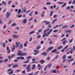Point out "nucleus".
Here are the masks:
<instances>
[{"instance_id": "864d4df0", "label": "nucleus", "mask_w": 75, "mask_h": 75, "mask_svg": "<svg viewBox=\"0 0 75 75\" xmlns=\"http://www.w3.org/2000/svg\"><path fill=\"white\" fill-rule=\"evenodd\" d=\"M44 14H45V13H44V14H41V16L42 17H44Z\"/></svg>"}, {"instance_id": "c85d7f7f", "label": "nucleus", "mask_w": 75, "mask_h": 75, "mask_svg": "<svg viewBox=\"0 0 75 75\" xmlns=\"http://www.w3.org/2000/svg\"><path fill=\"white\" fill-rule=\"evenodd\" d=\"M8 61V59L6 58V59H4L3 62H6Z\"/></svg>"}, {"instance_id": "3c124183", "label": "nucleus", "mask_w": 75, "mask_h": 75, "mask_svg": "<svg viewBox=\"0 0 75 75\" xmlns=\"http://www.w3.org/2000/svg\"><path fill=\"white\" fill-rule=\"evenodd\" d=\"M12 2V1H10L8 2V4L10 5V3Z\"/></svg>"}, {"instance_id": "13d9d810", "label": "nucleus", "mask_w": 75, "mask_h": 75, "mask_svg": "<svg viewBox=\"0 0 75 75\" xmlns=\"http://www.w3.org/2000/svg\"><path fill=\"white\" fill-rule=\"evenodd\" d=\"M38 71L36 72L34 74V75H37V74H38Z\"/></svg>"}, {"instance_id": "79ce46f5", "label": "nucleus", "mask_w": 75, "mask_h": 75, "mask_svg": "<svg viewBox=\"0 0 75 75\" xmlns=\"http://www.w3.org/2000/svg\"><path fill=\"white\" fill-rule=\"evenodd\" d=\"M75 27V25L73 24L70 27V28H73V27Z\"/></svg>"}, {"instance_id": "2eb2a0df", "label": "nucleus", "mask_w": 75, "mask_h": 75, "mask_svg": "<svg viewBox=\"0 0 75 75\" xmlns=\"http://www.w3.org/2000/svg\"><path fill=\"white\" fill-rule=\"evenodd\" d=\"M13 73V71L12 70L11 71H9L8 72V74L9 75H11Z\"/></svg>"}, {"instance_id": "4c0bfd02", "label": "nucleus", "mask_w": 75, "mask_h": 75, "mask_svg": "<svg viewBox=\"0 0 75 75\" xmlns=\"http://www.w3.org/2000/svg\"><path fill=\"white\" fill-rule=\"evenodd\" d=\"M66 4H67V3H65L62 6V7H64L65 6Z\"/></svg>"}, {"instance_id": "c9c22d12", "label": "nucleus", "mask_w": 75, "mask_h": 75, "mask_svg": "<svg viewBox=\"0 0 75 75\" xmlns=\"http://www.w3.org/2000/svg\"><path fill=\"white\" fill-rule=\"evenodd\" d=\"M70 9H71V7L70 6H67L66 8V10H69Z\"/></svg>"}, {"instance_id": "de8ad7c7", "label": "nucleus", "mask_w": 75, "mask_h": 75, "mask_svg": "<svg viewBox=\"0 0 75 75\" xmlns=\"http://www.w3.org/2000/svg\"><path fill=\"white\" fill-rule=\"evenodd\" d=\"M54 18H56V17H57V14H55L53 16Z\"/></svg>"}, {"instance_id": "6e6552de", "label": "nucleus", "mask_w": 75, "mask_h": 75, "mask_svg": "<svg viewBox=\"0 0 75 75\" xmlns=\"http://www.w3.org/2000/svg\"><path fill=\"white\" fill-rule=\"evenodd\" d=\"M18 49H21L23 48V44H21L18 47Z\"/></svg>"}, {"instance_id": "8fccbe9b", "label": "nucleus", "mask_w": 75, "mask_h": 75, "mask_svg": "<svg viewBox=\"0 0 75 75\" xmlns=\"http://www.w3.org/2000/svg\"><path fill=\"white\" fill-rule=\"evenodd\" d=\"M50 23V22L49 21H47L45 24V25H47V24H49Z\"/></svg>"}, {"instance_id": "7ed1b4c3", "label": "nucleus", "mask_w": 75, "mask_h": 75, "mask_svg": "<svg viewBox=\"0 0 75 75\" xmlns=\"http://www.w3.org/2000/svg\"><path fill=\"white\" fill-rule=\"evenodd\" d=\"M9 13V12H7L6 13V16L7 18H9V17L10 16V14H11V12H10Z\"/></svg>"}, {"instance_id": "a19ab883", "label": "nucleus", "mask_w": 75, "mask_h": 75, "mask_svg": "<svg viewBox=\"0 0 75 75\" xmlns=\"http://www.w3.org/2000/svg\"><path fill=\"white\" fill-rule=\"evenodd\" d=\"M42 29H41L38 30V33H41V32H42Z\"/></svg>"}, {"instance_id": "4d7b16f0", "label": "nucleus", "mask_w": 75, "mask_h": 75, "mask_svg": "<svg viewBox=\"0 0 75 75\" xmlns=\"http://www.w3.org/2000/svg\"><path fill=\"white\" fill-rule=\"evenodd\" d=\"M46 53H47V52H44L43 53H42V55H45V54H46Z\"/></svg>"}, {"instance_id": "a211bd4d", "label": "nucleus", "mask_w": 75, "mask_h": 75, "mask_svg": "<svg viewBox=\"0 0 75 75\" xmlns=\"http://www.w3.org/2000/svg\"><path fill=\"white\" fill-rule=\"evenodd\" d=\"M40 63L41 64H44V63L45 62V60H41L40 61Z\"/></svg>"}, {"instance_id": "ddd939ff", "label": "nucleus", "mask_w": 75, "mask_h": 75, "mask_svg": "<svg viewBox=\"0 0 75 75\" xmlns=\"http://www.w3.org/2000/svg\"><path fill=\"white\" fill-rule=\"evenodd\" d=\"M18 64H16L14 65H13V68H17V67H18Z\"/></svg>"}, {"instance_id": "39448f33", "label": "nucleus", "mask_w": 75, "mask_h": 75, "mask_svg": "<svg viewBox=\"0 0 75 75\" xmlns=\"http://www.w3.org/2000/svg\"><path fill=\"white\" fill-rule=\"evenodd\" d=\"M33 52H35V53L34 54V55H36L37 54H38V53L40 52H39V50H34L33 51Z\"/></svg>"}, {"instance_id": "7c9ffc66", "label": "nucleus", "mask_w": 75, "mask_h": 75, "mask_svg": "<svg viewBox=\"0 0 75 75\" xmlns=\"http://www.w3.org/2000/svg\"><path fill=\"white\" fill-rule=\"evenodd\" d=\"M51 64H48V68H51Z\"/></svg>"}, {"instance_id": "bb28decb", "label": "nucleus", "mask_w": 75, "mask_h": 75, "mask_svg": "<svg viewBox=\"0 0 75 75\" xmlns=\"http://www.w3.org/2000/svg\"><path fill=\"white\" fill-rule=\"evenodd\" d=\"M21 12V9H19L18 10V12H17L18 14H20Z\"/></svg>"}, {"instance_id": "603ef678", "label": "nucleus", "mask_w": 75, "mask_h": 75, "mask_svg": "<svg viewBox=\"0 0 75 75\" xmlns=\"http://www.w3.org/2000/svg\"><path fill=\"white\" fill-rule=\"evenodd\" d=\"M47 66H46L45 67L44 69V71H46V70H47Z\"/></svg>"}, {"instance_id": "412c9836", "label": "nucleus", "mask_w": 75, "mask_h": 75, "mask_svg": "<svg viewBox=\"0 0 75 75\" xmlns=\"http://www.w3.org/2000/svg\"><path fill=\"white\" fill-rule=\"evenodd\" d=\"M34 33H35V31H32L29 33V34L31 35L32 34H34Z\"/></svg>"}, {"instance_id": "6e6d98bb", "label": "nucleus", "mask_w": 75, "mask_h": 75, "mask_svg": "<svg viewBox=\"0 0 75 75\" xmlns=\"http://www.w3.org/2000/svg\"><path fill=\"white\" fill-rule=\"evenodd\" d=\"M58 55H56L55 58H54V59H57V58H58Z\"/></svg>"}, {"instance_id": "20e7f679", "label": "nucleus", "mask_w": 75, "mask_h": 75, "mask_svg": "<svg viewBox=\"0 0 75 75\" xmlns=\"http://www.w3.org/2000/svg\"><path fill=\"white\" fill-rule=\"evenodd\" d=\"M52 30H53V29H51L49 32H48L47 33H47L46 34V37H48V36L49 34H50V33H51L52 31Z\"/></svg>"}, {"instance_id": "5fc2aeb1", "label": "nucleus", "mask_w": 75, "mask_h": 75, "mask_svg": "<svg viewBox=\"0 0 75 75\" xmlns=\"http://www.w3.org/2000/svg\"><path fill=\"white\" fill-rule=\"evenodd\" d=\"M33 17L30 18L29 19V21H31V20H33Z\"/></svg>"}, {"instance_id": "69168bd1", "label": "nucleus", "mask_w": 75, "mask_h": 75, "mask_svg": "<svg viewBox=\"0 0 75 75\" xmlns=\"http://www.w3.org/2000/svg\"><path fill=\"white\" fill-rule=\"evenodd\" d=\"M11 22H12V21H11V20H10L8 23V24H10V23H11Z\"/></svg>"}, {"instance_id": "aec40b11", "label": "nucleus", "mask_w": 75, "mask_h": 75, "mask_svg": "<svg viewBox=\"0 0 75 75\" xmlns=\"http://www.w3.org/2000/svg\"><path fill=\"white\" fill-rule=\"evenodd\" d=\"M62 48V46H61L57 47V50H61Z\"/></svg>"}, {"instance_id": "72a5a7b5", "label": "nucleus", "mask_w": 75, "mask_h": 75, "mask_svg": "<svg viewBox=\"0 0 75 75\" xmlns=\"http://www.w3.org/2000/svg\"><path fill=\"white\" fill-rule=\"evenodd\" d=\"M21 57H22L21 56L18 57L16 58V59H17L18 60H19V59H20L21 58Z\"/></svg>"}, {"instance_id": "774afa93", "label": "nucleus", "mask_w": 75, "mask_h": 75, "mask_svg": "<svg viewBox=\"0 0 75 75\" xmlns=\"http://www.w3.org/2000/svg\"><path fill=\"white\" fill-rule=\"evenodd\" d=\"M66 60H67L66 59H63V63H65V62L66 61Z\"/></svg>"}, {"instance_id": "1a4fd4ad", "label": "nucleus", "mask_w": 75, "mask_h": 75, "mask_svg": "<svg viewBox=\"0 0 75 75\" xmlns=\"http://www.w3.org/2000/svg\"><path fill=\"white\" fill-rule=\"evenodd\" d=\"M53 48V47H50L49 48H48V49L47 50V52H48L49 51H50L52 50Z\"/></svg>"}, {"instance_id": "2f4dec72", "label": "nucleus", "mask_w": 75, "mask_h": 75, "mask_svg": "<svg viewBox=\"0 0 75 75\" xmlns=\"http://www.w3.org/2000/svg\"><path fill=\"white\" fill-rule=\"evenodd\" d=\"M68 25L64 26L62 27V28H67V27H68Z\"/></svg>"}, {"instance_id": "052dcab7", "label": "nucleus", "mask_w": 75, "mask_h": 75, "mask_svg": "<svg viewBox=\"0 0 75 75\" xmlns=\"http://www.w3.org/2000/svg\"><path fill=\"white\" fill-rule=\"evenodd\" d=\"M49 44H52V40H51L49 43Z\"/></svg>"}, {"instance_id": "a878e982", "label": "nucleus", "mask_w": 75, "mask_h": 75, "mask_svg": "<svg viewBox=\"0 0 75 75\" xmlns=\"http://www.w3.org/2000/svg\"><path fill=\"white\" fill-rule=\"evenodd\" d=\"M2 4H4V5L6 6V4H7V3L6 2H5L4 1H3L2 2Z\"/></svg>"}, {"instance_id": "f03ea898", "label": "nucleus", "mask_w": 75, "mask_h": 75, "mask_svg": "<svg viewBox=\"0 0 75 75\" xmlns=\"http://www.w3.org/2000/svg\"><path fill=\"white\" fill-rule=\"evenodd\" d=\"M27 69L28 70V72H30L31 71V66H30V64H28L27 65V67H26Z\"/></svg>"}, {"instance_id": "393cba45", "label": "nucleus", "mask_w": 75, "mask_h": 75, "mask_svg": "<svg viewBox=\"0 0 75 75\" xmlns=\"http://www.w3.org/2000/svg\"><path fill=\"white\" fill-rule=\"evenodd\" d=\"M74 51L73 50V49H71V50L70 51V53L71 54H72V53H73V52H74Z\"/></svg>"}, {"instance_id": "4be33fe9", "label": "nucleus", "mask_w": 75, "mask_h": 75, "mask_svg": "<svg viewBox=\"0 0 75 75\" xmlns=\"http://www.w3.org/2000/svg\"><path fill=\"white\" fill-rule=\"evenodd\" d=\"M74 61V59H69L68 61V62H69V63L71 61Z\"/></svg>"}, {"instance_id": "f8f14e48", "label": "nucleus", "mask_w": 75, "mask_h": 75, "mask_svg": "<svg viewBox=\"0 0 75 75\" xmlns=\"http://www.w3.org/2000/svg\"><path fill=\"white\" fill-rule=\"evenodd\" d=\"M1 45H2V47L4 48L6 47V43L4 42H2L1 43Z\"/></svg>"}, {"instance_id": "dca6fc26", "label": "nucleus", "mask_w": 75, "mask_h": 75, "mask_svg": "<svg viewBox=\"0 0 75 75\" xmlns=\"http://www.w3.org/2000/svg\"><path fill=\"white\" fill-rule=\"evenodd\" d=\"M67 42V40H64L62 42L63 45H65Z\"/></svg>"}, {"instance_id": "c03bdc74", "label": "nucleus", "mask_w": 75, "mask_h": 75, "mask_svg": "<svg viewBox=\"0 0 75 75\" xmlns=\"http://www.w3.org/2000/svg\"><path fill=\"white\" fill-rule=\"evenodd\" d=\"M41 48V46H38L36 48V50H39L40 48Z\"/></svg>"}, {"instance_id": "58836bf2", "label": "nucleus", "mask_w": 75, "mask_h": 75, "mask_svg": "<svg viewBox=\"0 0 75 75\" xmlns=\"http://www.w3.org/2000/svg\"><path fill=\"white\" fill-rule=\"evenodd\" d=\"M12 37H13V38H15L16 37H18V36H17L15 35H12Z\"/></svg>"}, {"instance_id": "bf43d9fd", "label": "nucleus", "mask_w": 75, "mask_h": 75, "mask_svg": "<svg viewBox=\"0 0 75 75\" xmlns=\"http://www.w3.org/2000/svg\"><path fill=\"white\" fill-rule=\"evenodd\" d=\"M58 31L57 30H54L53 31V33H56V32H57Z\"/></svg>"}, {"instance_id": "c756f323", "label": "nucleus", "mask_w": 75, "mask_h": 75, "mask_svg": "<svg viewBox=\"0 0 75 75\" xmlns=\"http://www.w3.org/2000/svg\"><path fill=\"white\" fill-rule=\"evenodd\" d=\"M16 17H18V18H21V17H22V15L21 14L19 16V15H17L16 16Z\"/></svg>"}, {"instance_id": "0e129e2a", "label": "nucleus", "mask_w": 75, "mask_h": 75, "mask_svg": "<svg viewBox=\"0 0 75 75\" xmlns=\"http://www.w3.org/2000/svg\"><path fill=\"white\" fill-rule=\"evenodd\" d=\"M35 15H38V12L37 11H35Z\"/></svg>"}, {"instance_id": "cd10ccee", "label": "nucleus", "mask_w": 75, "mask_h": 75, "mask_svg": "<svg viewBox=\"0 0 75 75\" xmlns=\"http://www.w3.org/2000/svg\"><path fill=\"white\" fill-rule=\"evenodd\" d=\"M30 62V59H28L27 60L26 62H24L25 64H27V63H28Z\"/></svg>"}, {"instance_id": "5701e85b", "label": "nucleus", "mask_w": 75, "mask_h": 75, "mask_svg": "<svg viewBox=\"0 0 75 75\" xmlns=\"http://www.w3.org/2000/svg\"><path fill=\"white\" fill-rule=\"evenodd\" d=\"M66 32H67V33H71L72 32V30H66Z\"/></svg>"}, {"instance_id": "49530a36", "label": "nucleus", "mask_w": 75, "mask_h": 75, "mask_svg": "<svg viewBox=\"0 0 75 75\" xmlns=\"http://www.w3.org/2000/svg\"><path fill=\"white\" fill-rule=\"evenodd\" d=\"M15 56H16V54H12L11 55V58H13V57H15Z\"/></svg>"}, {"instance_id": "37998d69", "label": "nucleus", "mask_w": 75, "mask_h": 75, "mask_svg": "<svg viewBox=\"0 0 75 75\" xmlns=\"http://www.w3.org/2000/svg\"><path fill=\"white\" fill-rule=\"evenodd\" d=\"M32 57L31 56H28L26 58L27 59H31Z\"/></svg>"}, {"instance_id": "a18cd8bd", "label": "nucleus", "mask_w": 75, "mask_h": 75, "mask_svg": "<svg viewBox=\"0 0 75 75\" xmlns=\"http://www.w3.org/2000/svg\"><path fill=\"white\" fill-rule=\"evenodd\" d=\"M16 23H13L11 25L12 27H13V26H16Z\"/></svg>"}, {"instance_id": "09e8293b", "label": "nucleus", "mask_w": 75, "mask_h": 75, "mask_svg": "<svg viewBox=\"0 0 75 75\" xmlns=\"http://www.w3.org/2000/svg\"><path fill=\"white\" fill-rule=\"evenodd\" d=\"M15 48L14 47H13L12 50V52H14V50H15Z\"/></svg>"}, {"instance_id": "473e14b6", "label": "nucleus", "mask_w": 75, "mask_h": 75, "mask_svg": "<svg viewBox=\"0 0 75 75\" xmlns=\"http://www.w3.org/2000/svg\"><path fill=\"white\" fill-rule=\"evenodd\" d=\"M0 24H3V21L1 18H0Z\"/></svg>"}, {"instance_id": "9d476101", "label": "nucleus", "mask_w": 75, "mask_h": 75, "mask_svg": "<svg viewBox=\"0 0 75 75\" xmlns=\"http://www.w3.org/2000/svg\"><path fill=\"white\" fill-rule=\"evenodd\" d=\"M27 21V19L25 18L23 20V24H26Z\"/></svg>"}, {"instance_id": "e2e57ef3", "label": "nucleus", "mask_w": 75, "mask_h": 75, "mask_svg": "<svg viewBox=\"0 0 75 75\" xmlns=\"http://www.w3.org/2000/svg\"><path fill=\"white\" fill-rule=\"evenodd\" d=\"M46 34H47V33H45L43 35V37H44L46 36Z\"/></svg>"}, {"instance_id": "b1692460", "label": "nucleus", "mask_w": 75, "mask_h": 75, "mask_svg": "<svg viewBox=\"0 0 75 75\" xmlns=\"http://www.w3.org/2000/svg\"><path fill=\"white\" fill-rule=\"evenodd\" d=\"M64 2H58L57 3L58 4H64Z\"/></svg>"}, {"instance_id": "338daca9", "label": "nucleus", "mask_w": 75, "mask_h": 75, "mask_svg": "<svg viewBox=\"0 0 75 75\" xmlns=\"http://www.w3.org/2000/svg\"><path fill=\"white\" fill-rule=\"evenodd\" d=\"M52 72L53 73H56L57 72V71H56V70H54Z\"/></svg>"}, {"instance_id": "ea45409f", "label": "nucleus", "mask_w": 75, "mask_h": 75, "mask_svg": "<svg viewBox=\"0 0 75 75\" xmlns=\"http://www.w3.org/2000/svg\"><path fill=\"white\" fill-rule=\"evenodd\" d=\"M46 5H50V4H51V3L49 2H47L46 3Z\"/></svg>"}, {"instance_id": "f257e3e1", "label": "nucleus", "mask_w": 75, "mask_h": 75, "mask_svg": "<svg viewBox=\"0 0 75 75\" xmlns=\"http://www.w3.org/2000/svg\"><path fill=\"white\" fill-rule=\"evenodd\" d=\"M18 51L19 52L18 53L17 55H19V56H21V55L22 56H25V55H26L27 54V53H22V52L20 50H18Z\"/></svg>"}, {"instance_id": "6ab92c4d", "label": "nucleus", "mask_w": 75, "mask_h": 75, "mask_svg": "<svg viewBox=\"0 0 75 75\" xmlns=\"http://www.w3.org/2000/svg\"><path fill=\"white\" fill-rule=\"evenodd\" d=\"M57 51V50L55 49L53 50L52 51V52L53 53H55V52H56Z\"/></svg>"}, {"instance_id": "0eeeda50", "label": "nucleus", "mask_w": 75, "mask_h": 75, "mask_svg": "<svg viewBox=\"0 0 75 75\" xmlns=\"http://www.w3.org/2000/svg\"><path fill=\"white\" fill-rule=\"evenodd\" d=\"M23 8L24 9V10H23ZM22 13H23L24 12V13H25L26 12V8H25V7H24V8H22Z\"/></svg>"}, {"instance_id": "f704fd0d", "label": "nucleus", "mask_w": 75, "mask_h": 75, "mask_svg": "<svg viewBox=\"0 0 75 75\" xmlns=\"http://www.w3.org/2000/svg\"><path fill=\"white\" fill-rule=\"evenodd\" d=\"M67 56L66 55H64L62 57V59H65L66 58Z\"/></svg>"}, {"instance_id": "680f3d73", "label": "nucleus", "mask_w": 75, "mask_h": 75, "mask_svg": "<svg viewBox=\"0 0 75 75\" xmlns=\"http://www.w3.org/2000/svg\"><path fill=\"white\" fill-rule=\"evenodd\" d=\"M32 40H33V38H32V37H31L29 40V41H32Z\"/></svg>"}, {"instance_id": "4468645a", "label": "nucleus", "mask_w": 75, "mask_h": 75, "mask_svg": "<svg viewBox=\"0 0 75 75\" xmlns=\"http://www.w3.org/2000/svg\"><path fill=\"white\" fill-rule=\"evenodd\" d=\"M33 11H32V12H30L29 14V16H30V17H31L32 16H33Z\"/></svg>"}, {"instance_id": "9b49d317", "label": "nucleus", "mask_w": 75, "mask_h": 75, "mask_svg": "<svg viewBox=\"0 0 75 75\" xmlns=\"http://www.w3.org/2000/svg\"><path fill=\"white\" fill-rule=\"evenodd\" d=\"M53 14H54V11H52L50 12V17H52V16Z\"/></svg>"}, {"instance_id": "e433bc0d", "label": "nucleus", "mask_w": 75, "mask_h": 75, "mask_svg": "<svg viewBox=\"0 0 75 75\" xmlns=\"http://www.w3.org/2000/svg\"><path fill=\"white\" fill-rule=\"evenodd\" d=\"M73 40H74V38H72V39H71L69 41V43H71V42H72V41H73Z\"/></svg>"}, {"instance_id": "f3484780", "label": "nucleus", "mask_w": 75, "mask_h": 75, "mask_svg": "<svg viewBox=\"0 0 75 75\" xmlns=\"http://www.w3.org/2000/svg\"><path fill=\"white\" fill-rule=\"evenodd\" d=\"M57 20H58V19L56 18L54 20H53L52 23V24H53L54 23H55V21H57Z\"/></svg>"}, {"instance_id": "423d86ee", "label": "nucleus", "mask_w": 75, "mask_h": 75, "mask_svg": "<svg viewBox=\"0 0 75 75\" xmlns=\"http://www.w3.org/2000/svg\"><path fill=\"white\" fill-rule=\"evenodd\" d=\"M16 48H18V47H19V45H20V42H16Z\"/></svg>"}]
</instances>
